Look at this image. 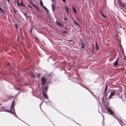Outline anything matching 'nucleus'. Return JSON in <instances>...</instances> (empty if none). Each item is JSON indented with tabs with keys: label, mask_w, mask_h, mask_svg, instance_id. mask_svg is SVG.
<instances>
[{
	"label": "nucleus",
	"mask_w": 126,
	"mask_h": 126,
	"mask_svg": "<svg viewBox=\"0 0 126 126\" xmlns=\"http://www.w3.org/2000/svg\"><path fill=\"white\" fill-rule=\"evenodd\" d=\"M62 1L63 2H65V1L66 0H62Z\"/></svg>",
	"instance_id": "nucleus-38"
},
{
	"label": "nucleus",
	"mask_w": 126,
	"mask_h": 126,
	"mask_svg": "<svg viewBox=\"0 0 126 126\" xmlns=\"http://www.w3.org/2000/svg\"><path fill=\"white\" fill-rule=\"evenodd\" d=\"M35 39L37 41H38L39 40L36 37Z\"/></svg>",
	"instance_id": "nucleus-36"
},
{
	"label": "nucleus",
	"mask_w": 126,
	"mask_h": 126,
	"mask_svg": "<svg viewBox=\"0 0 126 126\" xmlns=\"http://www.w3.org/2000/svg\"><path fill=\"white\" fill-rule=\"evenodd\" d=\"M104 96L101 98L102 100V103H103V101L105 103V101H104Z\"/></svg>",
	"instance_id": "nucleus-22"
},
{
	"label": "nucleus",
	"mask_w": 126,
	"mask_h": 126,
	"mask_svg": "<svg viewBox=\"0 0 126 126\" xmlns=\"http://www.w3.org/2000/svg\"><path fill=\"white\" fill-rule=\"evenodd\" d=\"M115 94V92L113 91L110 94V95L109 96V99H110L112 97L113 95H114Z\"/></svg>",
	"instance_id": "nucleus-6"
},
{
	"label": "nucleus",
	"mask_w": 126,
	"mask_h": 126,
	"mask_svg": "<svg viewBox=\"0 0 126 126\" xmlns=\"http://www.w3.org/2000/svg\"><path fill=\"white\" fill-rule=\"evenodd\" d=\"M40 6H43V2H42V0H41L40 1Z\"/></svg>",
	"instance_id": "nucleus-20"
},
{
	"label": "nucleus",
	"mask_w": 126,
	"mask_h": 126,
	"mask_svg": "<svg viewBox=\"0 0 126 126\" xmlns=\"http://www.w3.org/2000/svg\"><path fill=\"white\" fill-rule=\"evenodd\" d=\"M42 93H43V95L44 97L46 99H48V96L45 93L44 91V89L43 90Z\"/></svg>",
	"instance_id": "nucleus-5"
},
{
	"label": "nucleus",
	"mask_w": 126,
	"mask_h": 126,
	"mask_svg": "<svg viewBox=\"0 0 126 126\" xmlns=\"http://www.w3.org/2000/svg\"><path fill=\"white\" fill-rule=\"evenodd\" d=\"M43 88V89H44V91L45 93H47V90L48 89V88L47 86H46L45 88H44V87Z\"/></svg>",
	"instance_id": "nucleus-9"
},
{
	"label": "nucleus",
	"mask_w": 126,
	"mask_h": 126,
	"mask_svg": "<svg viewBox=\"0 0 126 126\" xmlns=\"http://www.w3.org/2000/svg\"><path fill=\"white\" fill-rule=\"evenodd\" d=\"M81 48H84L85 46V44L83 42H81Z\"/></svg>",
	"instance_id": "nucleus-10"
},
{
	"label": "nucleus",
	"mask_w": 126,
	"mask_h": 126,
	"mask_svg": "<svg viewBox=\"0 0 126 126\" xmlns=\"http://www.w3.org/2000/svg\"><path fill=\"white\" fill-rule=\"evenodd\" d=\"M72 9L73 10V11L74 13L76 14L77 13V11L75 9L74 7H72Z\"/></svg>",
	"instance_id": "nucleus-16"
},
{
	"label": "nucleus",
	"mask_w": 126,
	"mask_h": 126,
	"mask_svg": "<svg viewBox=\"0 0 126 126\" xmlns=\"http://www.w3.org/2000/svg\"><path fill=\"white\" fill-rule=\"evenodd\" d=\"M31 75L32 77L33 78H35V76L34 74L33 73H31Z\"/></svg>",
	"instance_id": "nucleus-15"
},
{
	"label": "nucleus",
	"mask_w": 126,
	"mask_h": 126,
	"mask_svg": "<svg viewBox=\"0 0 126 126\" xmlns=\"http://www.w3.org/2000/svg\"><path fill=\"white\" fill-rule=\"evenodd\" d=\"M19 0H18L17 2V4L18 6H21L26 7V6L24 5L23 4L21 0V1L19 3L18 2Z\"/></svg>",
	"instance_id": "nucleus-2"
},
{
	"label": "nucleus",
	"mask_w": 126,
	"mask_h": 126,
	"mask_svg": "<svg viewBox=\"0 0 126 126\" xmlns=\"http://www.w3.org/2000/svg\"><path fill=\"white\" fill-rule=\"evenodd\" d=\"M119 58H118L116 60L115 62L114 63L113 66L114 67H118L117 65H118V61L119 60Z\"/></svg>",
	"instance_id": "nucleus-3"
},
{
	"label": "nucleus",
	"mask_w": 126,
	"mask_h": 126,
	"mask_svg": "<svg viewBox=\"0 0 126 126\" xmlns=\"http://www.w3.org/2000/svg\"><path fill=\"white\" fill-rule=\"evenodd\" d=\"M108 111L112 114H113V112L110 109H109L108 110Z\"/></svg>",
	"instance_id": "nucleus-11"
},
{
	"label": "nucleus",
	"mask_w": 126,
	"mask_h": 126,
	"mask_svg": "<svg viewBox=\"0 0 126 126\" xmlns=\"http://www.w3.org/2000/svg\"><path fill=\"white\" fill-rule=\"evenodd\" d=\"M125 58H126V57L125 56Z\"/></svg>",
	"instance_id": "nucleus-40"
},
{
	"label": "nucleus",
	"mask_w": 126,
	"mask_h": 126,
	"mask_svg": "<svg viewBox=\"0 0 126 126\" xmlns=\"http://www.w3.org/2000/svg\"><path fill=\"white\" fill-rule=\"evenodd\" d=\"M46 12H47V13H48L49 12V11L47 9V10H46Z\"/></svg>",
	"instance_id": "nucleus-31"
},
{
	"label": "nucleus",
	"mask_w": 126,
	"mask_h": 126,
	"mask_svg": "<svg viewBox=\"0 0 126 126\" xmlns=\"http://www.w3.org/2000/svg\"><path fill=\"white\" fill-rule=\"evenodd\" d=\"M3 13L4 14H5V12L3 10L2 11V13L3 14Z\"/></svg>",
	"instance_id": "nucleus-35"
},
{
	"label": "nucleus",
	"mask_w": 126,
	"mask_h": 126,
	"mask_svg": "<svg viewBox=\"0 0 126 126\" xmlns=\"http://www.w3.org/2000/svg\"><path fill=\"white\" fill-rule=\"evenodd\" d=\"M29 2H30V4H32L33 3V2H32V1L31 0H29Z\"/></svg>",
	"instance_id": "nucleus-28"
},
{
	"label": "nucleus",
	"mask_w": 126,
	"mask_h": 126,
	"mask_svg": "<svg viewBox=\"0 0 126 126\" xmlns=\"http://www.w3.org/2000/svg\"><path fill=\"white\" fill-rule=\"evenodd\" d=\"M41 81L42 82V87L43 88L44 87V85L46 83V80L44 77H42L41 79Z\"/></svg>",
	"instance_id": "nucleus-1"
},
{
	"label": "nucleus",
	"mask_w": 126,
	"mask_h": 126,
	"mask_svg": "<svg viewBox=\"0 0 126 126\" xmlns=\"http://www.w3.org/2000/svg\"><path fill=\"white\" fill-rule=\"evenodd\" d=\"M96 50H98L99 49L97 42L96 43Z\"/></svg>",
	"instance_id": "nucleus-17"
},
{
	"label": "nucleus",
	"mask_w": 126,
	"mask_h": 126,
	"mask_svg": "<svg viewBox=\"0 0 126 126\" xmlns=\"http://www.w3.org/2000/svg\"><path fill=\"white\" fill-rule=\"evenodd\" d=\"M28 7H29L31 9H32V6L30 5H28Z\"/></svg>",
	"instance_id": "nucleus-29"
},
{
	"label": "nucleus",
	"mask_w": 126,
	"mask_h": 126,
	"mask_svg": "<svg viewBox=\"0 0 126 126\" xmlns=\"http://www.w3.org/2000/svg\"><path fill=\"white\" fill-rule=\"evenodd\" d=\"M70 41H71V40H70Z\"/></svg>",
	"instance_id": "nucleus-41"
},
{
	"label": "nucleus",
	"mask_w": 126,
	"mask_h": 126,
	"mask_svg": "<svg viewBox=\"0 0 126 126\" xmlns=\"http://www.w3.org/2000/svg\"><path fill=\"white\" fill-rule=\"evenodd\" d=\"M51 1L53 2H56L55 0H51Z\"/></svg>",
	"instance_id": "nucleus-33"
},
{
	"label": "nucleus",
	"mask_w": 126,
	"mask_h": 126,
	"mask_svg": "<svg viewBox=\"0 0 126 126\" xmlns=\"http://www.w3.org/2000/svg\"><path fill=\"white\" fill-rule=\"evenodd\" d=\"M63 33H65L67 32L65 31H64L63 32Z\"/></svg>",
	"instance_id": "nucleus-30"
},
{
	"label": "nucleus",
	"mask_w": 126,
	"mask_h": 126,
	"mask_svg": "<svg viewBox=\"0 0 126 126\" xmlns=\"http://www.w3.org/2000/svg\"><path fill=\"white\" fill-rule=\"evenodd\" d=\"M37 76L39 78L40 76V74H37Z\"/></svg>",
	"instance_id": "nucleus-27"
},
{
	"label": "nucleus",
	"mask_w": 126,
	"mask_h": 126,
	"mask_svg": "<svg viewBox=\"0 0 126 126\" xmlns=\"http://www.w3.org/2000/svg\"><path fill=\"white\" fill-rule=\"evenodd\" d=\"M68 19V17L66 16H65L64 18V20H67Z\"/></svg>",
	"instance_id": "nucleus-23"
},
{
	"label": "nucleus",
	"mask_w": 126,
	"mask_h": 126,
	"mask_svg": "<svg viewBox=\"0 0 126 126\" xmlns=\"http://www.w3.org/2000/svg\"><path fill=\"white\" fill-rule=\"evenodd\" d=\"M51 6L52 7V10L53 11L55 9L56 6L55 5L52 4L51 5Z\"/></svg>",
	"instance_id": "nucleus-8"
},
{
	"label": "nucleus",
	"mask_w": 126,
	"mask_h": 126,
	"mask_svg": "<svg viewBox=\"0 0 126 126\" xmlns=\"http://www.w3.org/2000/svg\"><path fill=\"white\" fill-rule=\"evenodd\" d=\"M8 1V3H9L10 2V0H7Z\"/></svg>",
	"instance_id": "nucleus-37"
},
{
	"label": "nucleus",
	"mask_w": 126,
	"mask_h": 126,
	"mask_svg": "<svg viewBox=\"0 0 126 126\" xmlns=\"http://www.w3.org/2000/svg\"><path fill=\"white\" fill-rule=\"evenodd\" d=\"M15 100H14L12 103V105L11 107V110H13L14 109V108H13L14 103H15Z\"/></svg>",
	"instance_id": "nucleus-7"
},
{
	"label": "nucleus",
	"mask_w": 126,
	"mask_h": 126,
	"mask_svg": "<svg viewBox=\"0 0 126 126\" xmlns=\"http://www.w3.org/2000/svg\"><path fill=\"white\" fill-rule=\"evenodd\" d=\"M107 88H108V86H107V85L104 90V93L105 94V95H106V92L107 91Z\"/></svg>",
	"instance_id": "nucleus-12"
},
{
	"label": "nucleus",
	"mask_w": 126,
	"mask_h": 126,
	"mask_svg": "<svg viewBox=\"0 0 126 126\" xmlns=\"http://www.w3.org/2000/svg\"><path fill=\"white\" fill-rule=\"evenodd\" d=\"M42 7L44 8V9L46 10H47V8L45 7L43 5V6H42Z\"/></svg>",
	"instance_id": "nucleus-24"
},
{
	"label": "nucleus",
	"mask_w": 126,
	"mask_h": 126,
	"mask_svg": "<svg viewBox=\"0 0 126 126\" xmlns=\"http://www.w3.org/2000/svg\"><path fill=\"white\" fill-rule=\"evenodd\" d=\"M32 5L35 8L36 7V6L33 3Z\"/></svg>",
	"instance_id": "nucleus-25"
},
{
	"label": "nucleus",
	"mask_w": 126,
	"mask_h": 126,
	"mask_svg": "<svg viewBox=\"0 0 126 126\" xmlns=\"http://www.w3.org/2000/svg\"><path fill=\"white\" fill-rule=\"evenodd\" d=\"M100 13L101 15V13H102V12L101 11H100Z\"/></svg>",
	"instance_id": "nucleus-39"
},
{
	"label": "nucleus",
	"mask_w": 126,
	"mask_h": 126,
	"mask_svg": "<svg viewBox=\"0 0 126 126\" xmlns=\"http://www.w3.org/2000/svg\"><path fill=\"white\" fill-rule=\"evenodd\" d=\"M24 15L25 16H28L27 15V14L26 13H25L24 14Z\"/></svg>",
	"instance_id": "nucleus-34"
},
{
	"label": "nucleus",
	"mask_w": 126,
	"mask_h": 126,
	"mask_svg": "<svg viewBox=\"0 0 126 126\" xmlns=\"http://www.w3.org/2000/svg\"><path fill=\"white\" fill-rule=\"evenodd\" d=\"M73 22L75 23L76 25L77 26H80L79 25V24L77 23L76 21H73Z\"/></svg>",
	"instance_id": "nucleus-19"
},
{
	"label": "nucleus",
	"mask_w": 126,
	"mask_h": 126,
	"mask_svg": "<svg viewBox=\"0 0 126 126\" xmlns=\"http://www.w3.org/2000/svg\"><path fill=\"white\" fill-rule=\"evenodd\" d=\"M117 96H118L119 97H120L122 96L121 94H120L118 92H117Z\"/></svg>",
	"instance_id": "nucleus-21"
},
{
	"label": "nucleus",
	"mask_w": 126,
	"mask_h": 126,
	"mask_svg": "<svg viewBox=\"0 0 126 126\" xmlns=\"http://www.w3.org/2000/svg\"><path fill=\"white\" fill-rule=\"evenodd\" d=\"M15 26L16 29H17L18 28V24L17 23H15Z\"/></svg>",
	"instance_id": "nucleus-14"
},
{
	"label": "nucleus",
	"mask_w": 126,
	"mask_h": 126,
	"mask_svg": "<svg viewBox=\"0 0 126 126\" xmlns=\"http://www.w3.org/2000/svg\"><path fill=\"white\" fill-rule=\"evenodd\" d=\"M56 23L60 27H63V25L62 24L60 21H56Z\"/></svg>",
	"instance_id": "nucleus-4"
},
{
	"label": "nucleus",
	"mask_w": 126,
	"mask_h": 126,
	"mask_svg": "<svg viewBox=\"0 0 126 126\" xmlns=\"http://www.w3.org/2000/svg\"><path fill=\"white\" fill-rule=\"evenodd\" d=\"M65 8V10L66 11L67 13L68 14H69V9L68 8L67 6V7H66Z\"/></svg>",
	"instance_id": "nucleus-13"
},
{
	"label": "nucleus",
	"mask_w": 126,
	"mask_h": 126,
	"mask_svg": "<svg viewBox=\"0 0 126 126\" xmlns=\"http://www.w3.org/2000/svg\"><path fill=\"white\" fill-rule=\"evenodd\" d=\"M35 8L38 10V12H40V11H39V9L38 8L37 6L36 7H35Z\"/></svg>",
	"instance_id": "nucleus-26"
},
{
	"label": "nucleus",
	"mask_w": 126,
	"mask_h": 126,
	"mask_svg": "<svg viewBox=\"0 0 126 126\" xmlns=\"http://www.w3.org/2000/svg\"><path fill=\"white\" fill-rule=\"evenodd\" d=\"M105 108L108 111V110L109 109L107 107H105Z\"/></svg>",
	"instance_id": "nucleus-32"
},
{
	"label": "nucleus",
	"mask_w": 126,
	"mask_h": 126,
	"mask_svg": "<svg viewBox=\"0 0 126 126\" xmlns=\"http://www.w3.org/2000/svg\"><path fill=\"white\" fill-rule=\"evenodd\" d=\"M101 15L104 18H106V16L104 15L103 13H101Z\"/></svg>",
	"instance_id": "nucleus-18"
}]
</instances>
